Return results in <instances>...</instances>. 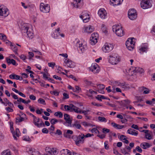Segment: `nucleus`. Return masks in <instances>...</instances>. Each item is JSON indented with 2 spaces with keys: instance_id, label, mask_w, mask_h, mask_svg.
<instances>
[{
  "instance_id": "nucleus-5",
  "label": "nucleus",
  "mask_w": 155,
  "mask_h": 155,
  "mask_svg": "<svg viewBox=\"0 0 155 155\" xmlns=\"http://www.w3.org/2000/svg\"><path fill=\"white\" fill-rule=\"evenodd\" d=\"M137 11L134 8L129 10L128 15L129 18L131 20H135L137 17Z\"/></svg>"
},
{
  "instance_id": "nucleus-15",
  "label": "nucleus",
  "mask_w": 155,
  "mask_h": 155,
  "mask_svg": "<svg viewBox=\"0 0 155 155\" xmlns=\"http://www.w3.org/2000/svg\"><path fill=\"white\" fill-rule=\"evenodd\" d=\"M45 150L46 153H48L51 155H56L58 153L57 150L53 148H51L46 147L45 148Z\"/></svg>"
},
{
  "instance_id": "nucleus-2",
  "label": "nucleus",
  "mask_w": 155,
  "mask_h": 155,
  "mask_svg": "<svg viewBox=\"0 0 155 155\" xmlns=\"http://www.w3.org/2000/svg\"><path fill=\"white\" fill-rule=\"evenodd\" d=\"M112 30L118 36L121 37L124 34V31L120 25H113L112 27Z\"/></svg>"
},
{
  "instance_id": "nucleus-49",
  "label": "nucleus",
  "mask_w": 155,
  "mask_h": 155,
  "mask_svg": "<svg viewBox=\"0 0 155 155\" xmlns=\"http://www.w3.org/2000/svg\"><path fill=\"white\" fill-rule=\"evenodd\" d=\"M81 91V88L79 87L78 86H75V89H74V88L73 89V91L74 92H77V93H79L80 91Z\"/></svg>"
},
{
  "instance_id": "nucleus-23",
  "label": "nucleus",
  "mask_w": 155,
  "mask_h": 155,
  "mask_svg": "<svg viewBox=\"0 0 155 155\" xmlns=\"http://www.w3.org/2000/svg\"><path fill=\"white\" fill-rule=\"evenodd\" d=\"M64 62L68 67L72 68L74 67V65L72 62L69 59H65L64 61Z\"/></svg>"
},
{
  "instance_id": "nucleus-11",
  "label": "nucleus",
  "mask_w": 155,
  "mask_h": 155,
  "mask_svg": "<svg viewBox=\"0 0 155 155\" xmlns=\"http://www.w3.org/2000/svg\"><path fill=\"white\" fill-rule=\"evenodd\" d=\"M112 45L106 43L102 47V50L105 52H109L111 51L113 48Z\"/></svg>"
},
{
  "instance_id": "nucleus-61",
  "label": "nucleus",
  "mask_w": 155,
  "mask_h": 155,
  "mask_svg": "<svg viewBox=\"0 0 155 155\" xmlns=\"http://www.w3.org/2000/svg\"><path fill=\"white\" fill-rule=\"evenodd\" d=\"M23 140L27 141H29L30 140V139L29 137L27 136H24L23 137Z\"/></svg>"
},
{
  "instance_id": "nucleus-46",
  "label": "nucleus",
  "mask_w": 155,
  "mask_h": 155,
  "mask_svg": "<svg viewBox=\"0 0 155 155\" xmlns=\"http://www.w3.org/2000/svg\"><path fill=\"white\" fill-rule=\"evenodd\" d=\"M78 111H80L81 112L80 113H78V114L82 113V114H84V115H86L88 114L87 113L88 112L90 111V110H82V111H81V110H78Z\"/></svg>"
},
{
  "instance_id": "nucleus-24",
  "label": "nucleus",
  "mask_w": 155,
  "mask_h": 155,
  "mask_svg": "<svg viewBox=\"0 0 155 155\" xmlns=\"http://www.w3.org/2000/svg\"><path fill=\"white\" fill-rule=\"evenodd\" d=\"M127 133L128 134L135 136H137L138 134L137 131L131 128H129L128 130Z\"/></svg>"
},
{
  "instance_id": "nucleus-19",
  "label": "nucleus",
  "mask_w": 155,
  "mask_h": 155,
  "mask_svg": "<svg viewBox=\"0 0 155 155\" xmlns=\"http://www.w3.org/2000/svg\"><path fill=\"white\" fill-rule=\"evenodd\" d=\"M87 48V46L86 45H83L82 44H79L78 46V49L79 51H81L83 53Z\"/></svg>"
},
{
  "instance_id": "nucleus-20",
  "label": "nucleus",
  "mask_w": 155,
  "mask_h": 155,
  "mask_svg": "<svg viewBox=\"0 0 155 155\" xmlns=\"http://www.w3.org/2000/svg\"><path fill=\"white\" fill-rule=\"evenodd\" d=\"M68 126L78 129H80L81 128V125L78 121H76L74 124L72 125L71 124V125H68Z\"/></svg>"
},
{
  "instance_id": "nucleus-6",
  "label": "nucleus",
  "mask_w": 155,
  "mask_h": 155,
  "mask_svg": "<svg viewBox=\"0 0 155 155\" xmlns=\"http://www.w3.org/2000/svg\"><path fill=\"white\" fill-rule=\"evenodd\" d=\"M133 39H134V38H129L126 42L125 45L127 48L130 51L133 50L134 47L135 42L133 41Z\"/></svg>"
},
{
  "instance_id": "nucleus-17",
  "label": "nucleus",
  "mask_w": 155,
  "mask_h": 155,
  "mask_svg": "<svg viewBox=\"0 0 155 155\" xmlns=\"http://www.w3.org/2000/svg\"><path fill=\"white\" fill-rule=\"evenodd\" d=\"M90 70L94 73H98L99 71L98 65L96 63L92 64Z\"/></svg>"
},
{
  "instance_id": "nucleus-50",
  "label": "nucleus",
  "mask_w": 155,
  "mask_h": 155,
  "mask_svg": "<svg viewBox=\"0 0 155 155\" xmlns=\"http://www.w3.org/2000/svg\"><path fill=\"white\" fill-rule=\"evenodd\" d=\"M38 102L40 104H45V100L42 98H39L38 100Z\"/></svg>"
},
{
  "instance_id": "nucleus-42",
  "label": "nucleus",
  "mask_w": 155,
  "mask_h": 155,
  "mask_svg": "<svg viewBox=\"0 0 155 155\" xmlns=\"http://www.w3.org/2000/svg\"><path fill=\"white\" fill-rule=\"evenodd\" d=\"M9 77L11 79H19V76L16 74H11L9 76Z\"/></svg>"
},
{
  "instance_id": "nucleus-32",
  "label": "nucleus",
  "mask_w": 155,
  "mask_h": 155,
  "mask_svg": "<svg viewBox=\"0 0 155 155\" xmlns=\"http://www.w3.org/2000/svg\"><path fill=\"white\" fill-rule=\"evenodd\" d=\"M94 30V28L93 27L89 25L85 28L84 30V32L87 33H91Z\"/></svg>"
},
{
  "instance_id": "nucleus-52",
  "label": "nucleus",
  "mask_w": 155,
  "mask_h": 155,
  "mask_svg": "<svg viewBox=\"0 0 155 155\" xmlns=\"http://www.w3.org/2000/svg\"><path fill=\"white\" fill-rule=\"evenodd\" d=\"M58 122V120L55 119V118H53L51 119L50 121V123L51 124L53 125L55 124L56 123Z\"/></svg>"
},
{
  "instance_id": "nucleus-59",
  "label": "nucleus",
  "mask_w": 155,
  "mask_h": 155,
  "mask_svg": "<svg viewBox=\"0 0 155 155\" xmlns=\"http://www.w3.org/2000/svg\"><path fill=\"white\" fill-rule=\"evenodd\" d=\"M20 131L19 129L18 128H17L16 129L15 132V136L17 137H19V136Z\"/></svg>"
},
{
  "instance_id": "nucleus-57",
  "label": "nucleus",
  "mask_w": 155,
  "mask_h": 155,
  "mask_svg": "<svg viewBox=\"0 0 155 155\" xmlns=\"http://www.w3.org/2000/svg\"><path fill=\"white\" fill-rule=\"evenodd\" d=\"M109 137L111 139L112 136H113L117 137V135L115 133H113L112 132H110L109 134Z\"/></svg>"
},
{
  "instance_id": "nucleus-34",
  "label": "nucleus",
  "mask_w": 155,
  "mask_h": 155,
  "mask_svg": "<svg viewBox=\"0 0 155 155\" xmlns=\"http://www.w3.org/2000/svg\"><path fill=\"white\" fill-rule=\"evenodd\" d=\"M6 62L9 64H12L14 65H15L16 64V61L13 59H10L8 58H7Z\"/></svg>"
},
{
  "instance_id": "nucleus-41",
  "label": "nucleus",
  "mask_w": 155,
  "mask_h": 155,
  "mask_svg": "<svg viewBox=\"0 0 155 155\" xmlns=\"http://www.w3.org/2000/svg\"><path fill=\"white\" fill-rule=\"evenodd\" d=\"M54 116L56 117H58L59 118H61L63 116V114L60 111H57L55 112L54 114Z\"/></svg>"
},
{
  "instance_id": "nucleus-18",
  "label": "nucleus",
  "mask_w": 155,
  "mask_h": 155,
  "mask_svg": "<svg viewBox=\"0 0 155 155\" xmlns=\"http://www.w3.org/2000/svg\"><path fill=\"white\" fill-rule=\"evenodd\" d=\"M64 119L66 121L67 123L69 124V125H71L72 123V120L70 118V115L66 114H64Z\"/></svg>"
},
{
  "instance_id": "nucleus-48",
  "label": "nucleus",
  "mask_w": 155,
  "mask_h": 155,
  "mask_svg": "<svg viewBox=\"0 0 155 155\" xmlns=\"http://www.w3.org/2000/svg\"><path fill=\"white\" fill-rule=\"evenodd\" d=\"M101 29L103 32L105 34L107 32V28L105 26L102 24L101 25Z\"/></svg>"
},
{
  "instance_id": "nucleus-38",
  "label": "nucleus",
  "mask_w": 155,
  "mask_h": 155,
  "mask_svg": "<svg viewBox=\"0 0 155 155\" xmlns=\"http://www.w3.org/2000/svg\"><path fill=\"white\" fill-rule=\"evenodd\" d=\"M134 73H142L143 72V70L142 68H135V69L133 70Z\"/></svg>"
},
{
  "instance_id": "nucleus-58",
  "label": "nucleus",
  "mask_w": 155,
  "mask_h": 155,
  "mask_svg": "<svg viewBox=\"0 0 155 155\" xmlns=\"http://www.w3.org/2000/svg\"><path fill=\"white\" fill-rule=\"evenodd\" d=\"M81 124L82 125L85 127H87L88 126H91V124L88 123H87L86 122H82Z\"/></svg>"
},
{
  "instance_id": "nucleus-28",
  "label": "nucleus",
  "mask_w": 155,
  "mask_h": 155,
  "mask_svg": "<svg viewBox=\"0 0 155 155\" xmlns=\"http://www.w3.org/2000/svg\"><path fill=\"white\" fill-rule=\"evenodd\" d=\"M123 0H110L111 2L114 5H120Z\"/></svg>"
},
{
  "instance_id": "nucleus-10",
  "label": "nucleus",
  "mask_w": 155,
  "mask_h": 155,
  "mask_svg": "<svg viewBox=\"0 0 155 155\" xmlns=\"http://www.w3.org/2000/svg\"><path fill=\"white\" fill-rule=\"evenodd\" d=\"M98 35L97 33H93L90 38V43L91 45H94L97 42Z\"/></svg>"
},
{
  "instance_id": "nucleus-22",
  "label": "nucleus",
  "mask_w": 155,
  "mask_h": 155,
  "mask_svg": "<svg viewBox=\"0 0 155 155\" xmlns=\"http://www.w3.org/2000/svg\"><path fill=\"white\" fill-rule=\"evenodd\" d=\"M21 28V29L22 32L24 33H25L29 29H30L28 26V25L25 23L22 24Z\"/></svg>"
},
{
  "instance_id": "nucleus-43",
  "label": "nucleus",
  "mask_w": 155,
  "mask_h": 155,
  "mask_svg": "<svg viewBox=\"0 0 155 155\" xmlns=\"http://www.w3.org/2000/svg\"><path fill=\"white\" fill-rule=\"evenodd\" d=\"M1 155H12L11 152L9 150H4L2 153Z\"/></svg>"
},
{
  "instance_id": "nucleus-16",
  "label": "nucleus",
  "mask_w": 155,
  "mask_h": 155,
  "mask_svg": "<svg viewBox=\"0 0 155 155\" xmlns=\"http://www.w3.org/2000/svg\"><path fill=\"white\" fill-rule=\"evenodd\" d=\"M72 4L75 8H80L82 5V0H74Z\"/></svg>"
},
{
  "instance_id": "nucleus-9",
  "label": "nucleus",
  "mask_w": 155,
  "mask_h": 155,
  "mask_svg": "<svg viewBox=\"0 0 155 155\" xmlns=\"http://www.w3.org/2000/svg\"><path fill=\"white\" fill-rule=\"evenodd\" d=\"M40 9L41 11L44 13H48L50 10V6L48 4L45 5L44 3H41L40 5Z\"/></svg>"
},
{
  "instance_id": "nucleus-27",
  "label": "nucleus",
  "mask_w": 155,
  "mask_h": 155,
  "mask_svg": "<svg viewBox=\"0 0 155 155\" xmlns=\"http://www.w3.org/2000/svg\"><path fill=\"white\" fill-rule=\"evenodd\" d=\"M118 138L125 143L128 144L129 143L128 141L126 139L127 138H126V137L124 135H122L120 136H118Z\"/></svg>"
},
{
  "instance_id": "nucleus-33",
  "label": "nucleus",
  "mask_w": 155,
  "mask_h": 155,
  "mask_svg": "<svg viewBox=\"0 0 155 155\" xmlns=\"http://www.w3.org/2000/svg\"><path fill=\"white\" fill-rule=\"evenodd\" d=\"M144 90L143 92V93L144 94H149L150 92V90L147 88L146 87L143 86L139 88V90L141 91Z\"/></svg>"
},
{
  "instance_id": "nucleus-35",
  "label": "nucleus",
  "mask_w": 155,
  "mask_h": 155,
  "mask_svg": "<svg viewBox=\"0 0 155 155\" xmlns=\"http://www.w3.org/2000/svg\"><path fill=\"white\" fill-rule=\"evenodd\" d=\"M121 102V105L123 107H125L127 105H129L131 103L130 101L127 99L123 100Z\"/></svg>"
},
{
  "instance_id": "nucleus-51",
  "label": "nucleus",
  "mask_w": 155,
  "mask_h": 155,
  "mask_svg": "<svg viewBox=\"0 0 155 155\" xmlns=\"http://www.w3.org/2000/svg\"><path fill=\"white\" fill-rule=\"evenodd\" d=\"M25 120V119L23 117H17L16 119V122H21L23 121H24Z\"/></svg>"
},
{
  "instance_id": "nucleus-25",
  "label": "nucleus",
  "mask_w": 155,
  "mask_h": 155,
  "mask_svg": "<svg viewBox=\"0 0 155 155\" xmlns=\"http://www.w3.org/2000/svg\"><path fill=\"white\" fill-rule=\"evenodd\" d=\"M73 133V131L71 130H67L65 131L64 134V136L67 138H70V136L69 135L72 134Z\"/></svg>"
},
{
  "instance_id": "nucleus-7",
  "label": "nucleus",
  "mask_w": 155,
  "mask_h": 155,
  "mask_svg": "<svg viewBox=\"0 0 155 155\" xmlns=\"http://www.w3.org/2000/svg\"><path fill=\"white\" fill-rule=\"evenodd\" d=\"M140 5L143 9L150 8L152 6L151 0H143L140 2Z\"/></svg>"
},
{
  "instance_id": "nucleus-47",
  "label": "nucleus",
  "mask_w": 155,
  "mask_h": 155,
  "mask_svg": "<svg viewBox=\"0 0 155 155\" xmlns=\"http://www.w3.org/2000/svg\"><path fill=\"white\" fill-rule=\"evenodd\" d=\"M10 130L12 134L14 139L17 140V138L15 136V132L14 131L13 127H10Z\"/></svg>"
},
{
  "instance_id": "nucleus-30",
  "label": "nucleus",
  "mask_w": 155,
  "mask_h": 155,
  "mask_svg": "<svg viewBox=\"0 0 155 155\" xmlns=\"http://www.w3.org/2000/svg\"><path fill=\"white\" fill-rule=\"evenodd\" d=\"M150 146L149 143L147 142H143L140 144V146L144 149L149 148Z\"/></svg>"
},
{
  "instance_id": "nucleus-1",
  "label": "nucleus",
  "mask_w": 155,
  "mask_h": 155,
  "mask_svg": "<svg viewBox=\"0 0 155 155\" xmlns=\"http://www.w3.org/2000/svg\"><path fill=\"white\" fill-rule=\"evenodd\" d=\"M108 59L109 63L113 65L117 64L120 61V57L116 53L110 54Z\"/></svg>"
},
{
  "instance_id": "nucleus-60",
  "label": "nucleus",
  "mask_w": 155,
  "mask_h": 155,
  "mask_svg": "<svg viewBox=\"0 0 155 155\" xmlns=\"http://www.w3.org/2000/svg\"><path fill=\"white\" fill-rule=\"evenodd\" d=\"M126 148H123L121 150V153L124 154H129V155H130V154L127 152L126 151Z\"/></svg>"
},
{
  "instance_id": "nucleus-45",
  "label": "nucleus",
  "mask_w": 155,
  "mask_h": 155,
  "mask_svg": "<svg viewBox=\"0 0 155 155\" xmlns=\"http://www.w3.org/2000/svg\"><path fill=\"white\" fill-rule=\"evenodd\" d=\"M28 152L29 153H31L32 155H36L35 150L33 148H29Z\"/></svg>"
},
{
  "instance_id": "nucleus-37",
  "label": "nucleus",
  "mask_w": 155,
  "mask_h": 155,
  "mask_svg": "<svg viewBox=\"0 0 155 155\" xmlns=\"http://www.w3.org/2000/svg\"><path fill=\"white\" fill-rule=\"evenodd\" d=\"M10 46L12 47V49L15 54H18L17 52L18 49L17 47L15 45H13L12 43H11Z\"/></svg>"
},
{
  "instance_id": "nucleus-21",
  "label": "nucleus",
  "mask_w": 155,
  "mask_h": 155,
  "mask_svg": "<svg viewBox=\"0 0 155 155\" xmlns=\"http://www.w3.org/2000/svg\"><path fill=\"white\" fill-rule=\"evenodd\" d=\"M27 34L28 37L30 39H32L34 37L33 31L31 28H30L25 32Z\"/></svg>"
},
{
  "instance_id": "nucleus-8",
  "label": "nucleus",
  "mask_w": 155,
  "mask_h": 155,
  "mask_svg": "<svg viewBox=\"0 0 155 155\" xmlns=\"http://www.w3.org/2000/svg\"><path fill=\"white\" fill-rule=\"evenodd\" d=\"M33 123L35 125L38 127L45 126L42 120L39 118L35 116L33 117Z\"/></svg>"
},
{
  "instance_id": "nucleus-44",
  "label": "nucleus",
  "mask_w": 155,
  "mask_h": 155,
  "mask_svg": "<svg viewBox=\"0 0 155 155\" xmlns=\"http://www.w3.org/2000/svg\"><path fill=\"white\" fill-rule=\"evenodd\" d=\"M98 118L99 121L101 122H106L107 121V119L104 117L99 116L98 117Z\"/></svg>"
},
{
  "instance_id": "nucleus-56",
  "label": "nucleus",
  "mask_w": 155,
  "mask_h": 155,
  "mask_svg": "<svg viewBox=\"0 0 155 155\" xmlns=\"http://www.w3.org/2000/svg\"><path fill=\"white\" fill-rule=\"evenodd\" d=\"M110 130L109 129L106 128H103L102 129V132L104 134H106L110 133Z\"/></svg>"
},
{
  "instance_id": "nucleus-55",
  "label": "nucleus",
  "mask_w": 155,
  "mask_h": 155,
  "mask_svg": "<svg viewBox=\"0 0 155 155\" xmlns=\"http://www.w3.org/2000/svg\"><path fill=\"white\" fill-rule=\"evenodd\" d=\"M48 65L49 67L52 68H54V67L55 65V64L54 62H51L48 63Z\"/></svg>"
},
{
  "instance_id": "nucleus-12",
  "label": "nucleus",
  "mask_w": 155,
  "mask_h": 155,
  "mask_svg": "<svg viewBox=\"0 0 155 155\" xmlns=\"http://www.w3.org/2000/svg\"><path fill=\"white\" fill-rule=\"evenodd\" d=\"M80 17L83 20V21L85 23L88 22L90 18L89 15L86 11L83 12L82 15L80 16Z\"/></svg>"
},
{
  "instance_id": "nucleus-54",
  "label": "nucleus",
  "mask_w": 155,
  "mask_h": 155,
  "mask_svg": "<svg viewBox=\"0 0 155 155\" xmlns=\"http://www.w3.org/2000/svg\"><path fill=\"white\" fill-rule=\"evenodd\" d=\"M6 36L2 33L0 34V38L1 39L5 40L6 39Z\"/></svg>"
},
{
  "instance_id": "nucleus-31",
  "label": "nucleus",
  "mask_w": 155,
  "mask_h": 155,
  "mask_svg": "<svg viewBox=\"0 0 155 155\" xmlns=\"http://www.w3.org/2000/svg\"><path fill=\"white\" fill-rule=\"evenodd\" d=\"M61 155H72L69 150L67 149H63L61 151Z\"/></svg>"
},
{
  "instance_id": "nucleus-64",
  "label": "nucleus",
  "mask_w": 155,
  "mask_h": 155,
  "mask_svg": "<svg viewBox=\"0 0 155 155\" xmlns=\"http://www.w3.org/2000/svg\"><path fill=\"white\" fill-rule=\"evenodd\" d=\"M63 99H67L69 98V95L66 93H64L63 94Z\"/></svg>"
},
{
  "instance_id": "nucleus-63",
  "label": "nucleus",
  "mask_w": 155,
  "mask_h": 155,
  "mask_svg": "<svg viewBox=\"0 0 155 155\" xmlns=\"http://www.w3.org/2000/svg\"><path fill=\"white\" fill-rule=\"evenodd\" d=\"M5 109L8 112H12L13 111V109L9 107H6Z\"/></svg>"
},
{
  "instance_id": "nucleus-14",
  "label": "nucleus",
  "mask_w": 155,
  "mask_h": 155,
  "mask_svg": "<svg viewBox=\"0 0 155 155\" xmlns=\"http://www.w3.org/2000/svg\"><path fill=\"white\" fill-rule=\"evenodd\" d=\"M98 14L99 16L102 19L105 18L107 15V13L106 11L104 8L100 9L98 12Z\"/></svg>"
},
{
  "instance_id": "nucleus-39",
  "label": "nucleus",
  "mask_w": 155,
  "mask_h": 155,
  "mask_svg": "<svg viewBox=\"0 0 155 155\" xmlns=\"http://www.w3.org/2000/svg\"><path fill=\"white\" fill-rule=\"evenodd\" d=\"M99 101H101L102 99H108L110 100V99L107 97H104V96L102 95H98L95 97Z\"/></svg>"
},
{
  "instance_id": "nucleus-3",
  "label": "nucleus",
  "mask_w": 155,
  "mask_h": 155,
  "mask_svg": "<svg viewBox=\"0 0 155 155\" xmlns=\"http://www.w3.org/2000/svg\"><path fill=\"white\" fill-rule=\"evenodd\" d=\"M64 107V110L65 111H70L71 112L74 111L76 113H81L80 111H78V110L79 109V108L76 107L72 104H70L69 105H65Z\"/></svg>"
},
{
  "instance_id": "nucleus-26",
  "label": "nucleus",
  "mask_w": 155,
  "mask_h": 155,
  "mask_svg": "<svg viewBox=\"0 0 155 155\" xmlns=\"http://www.w3.org/2000/svg\"><path fill=\"white\" fill-rule=\"evenodd\" d=\"M145 133V137L148 140H150L153 138L152 132L149 130V132Z\"/></svg>"
},
{
  "instance_id": "nucleus-4",
  "label": "nucleus",
  "mask_w": 155,
  "mask_h": 155,
  "mask_svg": "<svg viewBox=\"0 0 155 155\" xmlns=\"http://www.w3.org/2000/svg\"><path fill=\"white\" fill-rule=\"evenodd\" d=\"M73 138L75 141L76 144L77 145H78L80 143H84V135L81 133L78 136H73Z\"/></svg>"
},
{
  "instance_id": "nucleus-13",
  "label": "nucleus",
  "mask_w": 155,
  "mask_h": 155,
  "mask_svg": "<svg viewBox=\"0 0 155 155\" xmlns=\"http://www.w3.org/2000/svg\"><path fill=\"white\" fill-rule=\"evenodd\" d=\"M9 14V12L8 9L5 7L0 6V16H3L6 17Z\"/></svg>"
},
{
  "instance_id": "nucleus-36",
  "label": "nucleus",
  "mask_w": 155,
  "mask_h": 155,
  "mask_svg": "<svg viewBox=\"0 0 155 155\" xmlns=\"http://www.w3.org/2000/svg\"><path fill=\"white\" fill-rule=\"evenodd\" d=\"M111 124L112 125L113 127L118 129H121L124 127L123 125H120L118 124H117L115 123H112Z\"/></svg>"
},
{
  "instance_id": "nucleus-62",
  "label": "nucleus",
  "mask_w": 155,
  "mask_h": 155,
  "mask_svg": "<svg viewBox=\"0 0 155 155\" xmlns=\"http://www.w3.org/2000/svg\"><path fill=\"white\" fill-rule=\"evenodd\" d=\"M97 86L99 89H104L105 88V86L103 84H98Z\"/></svg>"
},
{
  "instance_id": "nucleus-53",
  "label": "nucleus",
  "mask_w": 155,
  "mask_h": 155,
  "mask_svg": "<svg viewBox=\"0 0 155 155\" xmlns=\"http://www.w3.org/2000/svg\"><path fill=\"white\" fill-rule=\"evenodd\" d=\"M91 131L92 133H95L96 134H99L100 132L98 130H97L96 128H93L91 130Z\"/></svg>"
},
{
  "instance_id": "nucleus-29",
  "label": "nucleus",
  "mask_w": 155,
  "mask_h": 155,
  "mask_svg": "<svg viewBox=\"0 0 155 155\" xmlns=\"http://www.w3.org/2000/svg\"><path fill=\"white\" fill-rule=\"evenodd\" d=\"M41 74H43V78L45 80H48L49 81H50V82L54 83V80L53 79H51L48 77H47L46 75V74L44 72H42L41 73Z\"/></svg>"
},
{
  "instance_id": "nucleus-40",
  "label": "nucleus",
  "mask_w": 155,
  "mask_h": 155,
  "mask_svg": "<svg viewBox=\"0 0 155 155\" xmlns=\"http://www.w3.org/2000/svg\"><path fill=\"white\" fill-rule=\"evenodd\" d=\"M147 49V47L146 46L144 47L141 46L140 47L139 51L140 53H143L144 52H146Z\"/></svg>"
}]
</instances>
